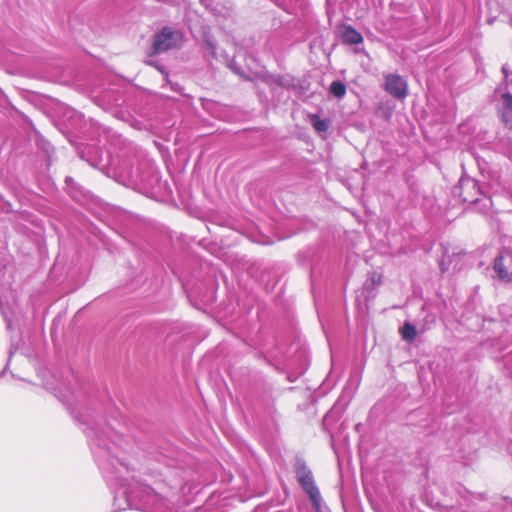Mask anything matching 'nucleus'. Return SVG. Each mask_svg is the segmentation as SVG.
<instances>
[{
	"instance_id": "obj_17",
	"label": "nucleus",
	"mask_w": 512,
	"mask_h": 512,
	"mask_svg": "<svg viewBox=\"0 0 512 512\" xmlns=\"http://www.w3.org/2000/svg\"><path fill=\"white\" fill-rule=\"evenodd\" d=\"M273 1L279 7L287 10L288 9V4L292 3L294 0H273Z\"/></svg>"
},
{
	"instance_id": "obj_4",
	"label": "nucleus",
	"mask_w": 512,
	"mask_h": 512,
	"mask_svg": "<svg viewBox=\"0 0 512 512\" xmlns=\"http://www.w3.org/2000/svg\"><path fill=\"white\" fill-rule=\"evenodd\" d=\"M128 176L134 183L143 186L145 189H153L160 182L157 168L148 160L141 161L136 169H131Z\"/></svg>"
},
{
	"instance_id": "obj_18",
	"label": "nucleus",
	"mask_w": 512,
	"mask_h": 512,
	"mask_svg": "<svg viewBox=\"0 0 512 512\" xmlns=\"http://www.w3.org/2000/svg\"><path fill=\"white\" fill-rule=\"evenodd\" d=\"M372 282H373L374 284H380V283H381V276L374 275V276L372 277Z\"/></svg>"
},
{
	"instance_id": "obj_9",
	"label": "nucleus",
	"mask_w": 512,
	"mask_h": 512,
	"mask_svg": "<svg viewBox=\"0 0 512 512\" xmlns=\"http://www.w3.org/2000/svg\"><path fill=\"white\" fill-rule=\"evenodd\" d=\"M385 90L396 99H404L408 93V85L402 76L389 74L385 77Z\"/></svg>"
},
{
	"instance_id": "obj_10",
	"label": "nucleus",
	"mask_w": 512,
	"mask_h": 512,
	"mask_svg": "<svg viewBox=\"0 0 512 512\" xmlns=\"http://www.w3.org/2000/svg\"><path fill=\"white\" fill-rule=\"evenodd\" d=\"M341 36L343 42L348 45H358L363 42V36L350 25L343 27Z\"/></svg>"
},
{
	"instance_id": "obj_1",
	"label": "nucleus",
	"mask_w": 512,
	"mask_h": 512,
	"mask_svg": "<svg viewBox=\"0 0 512 512\" xmlns=\"http://www.w3.org/2000/svg\"><path fill=\"white\" fill-rule=\"evenodd\" d=\"M95 461L108 485L114 489V502L120 509L165 510L167 501L150 486L129 479V468L118 455L121 437L110 427L92 423L85 431Z\"/></svg>"
},
{
	"instance_id": "obj_2",
	"label": "nucleus",
	"mask_w": 512,
	"mask_h": 512,
	"mask_svg": "<svg viewBox=\"0 0 512 512\" xmlns=\"http://www.w3.org/2000/svg\"><path fill=\"white\" fill-rule=\"evenodd\" d=\"M183 41L184 34L181 30L165 26L153 37L152 53L159 54L178 48L182 45Z\"/></svg>"
},
{
	"instance_id": "obj_19",
	"label": "nucleus",
	"mask_w": 512,
	"mask_h": 512,
	"mask_svg": "<svg viewBox=\"0 0 512 512\" xmlns=\"http://www.w3.org/2000/svg\"><path fill=\"white\" fill-rule=\"evenodd\" d=\"M440 270L442 273H444L447 270L446 265L443 261L440 263Z\"/></svg>"
},
{
	"instance_id": "obj_14",
	"label": "nucleus",
	"mask_w": 512,
	"mask_h": 512,
	"mask_svg": "<svg viewBox=\"0 0 512 512\" xmlns=\"http://www.w3.org/2000/svg\"><path fill=\"white\" fill-rule=\"evenodd\" d=\"M155 67L164 75V79L166 80V84L170 86L172 91L181 92V87L177 83H173L168 78V72L160 65H155Z\"/></svg>"
},
{
	"instance_id": "obj_15",
	"label": "nucleus",
	"mask_w": 512,
	"mask_h": 512,
	"mask_svg": "<svg viewBox=\"0 0 512 512\" xmlns=\"http://www.w3.org/2000/svg\"><path fill=\"white\" fill-rule=\"evenodd\" d=\"M488 185L490 186L491 189L498 191L500 184H499V176L496 172L489 174Z\"/></svg>"
},
{
	"instance_id": "obj_3",
	"label": "nucleus",
	"mask_w": 512,
	"mask_h": 512,
	"mask_svg": "<svg viewBox=\"0 0 512 512\" xmlns=\"http://www.w3.org/2000/svg\"><path fill=\"white\" fill-rule=\"evenodd\" d=\"M502 72L505 76V84L499 86L496 95L500 96L499 113L505 126L512 129V74H508L507 65H503Z\"/></svg>"
},
{
	"instance_id": "obj_7",
	"label": "nucleus",
	"mask_w": 512,
	"mask_h": 512,
	"mask_svg": "<svg viewBox=\"0 0 512 512\" xmlns=\"http://www.w3.org/2000/svg\"><path fill=\"white\" fill-rule=\"evenodd\" d=\"M55 390L57 397L72 410V413L75 415V417L81 420L83 424H88L86 419H82L85 418L86 415L80 411L78 412L77 410V407L82 405V391H74L68 384L65 383L61 384Z\"/></svg>"
},
{
	"instance_id": "obj_8",
	"label": "nucleus",
	"mask_w": 512,
	"mask_h": 512,
	"mask_svg": "<svg viewBox=\"0 0 512 512\" xmlns=\"http://www.w3.org/2000/svg\"><path fill=\"white\" fill-rule=\"evenodd\" d=\"M493 270L500 281L512 282V251H501L494 260Z\"/></svg>"
},
{
	"instance_id": "obj_13",
	"label": "nucleus",
	"mask_w": 512,
	"mask_h": 512,
	"mask_svg": "<svg viewBox=\"0 0 512 512\" xmlns=\"http://www.w3.org/2000/svg\"><path fill=\"white\" fill-rule=\"evenodd\" d=\"M312 122L315 130L319 132H325L329 129V122L325 119H321L315 116Z\"/></svg>"
},
{
	"instance_id": "obj_21",
	"label": "nucleus",
	"mask_w": 512,
	"mask_h": 512,
	"mask_svg": "<svg viewBox=\"0 0 512 512\" xmlns=\"http://www.w3.org/2000/svg\"><path fill=\"white\" fill-rule=\"evenodd\" d=\"M202 3H205V0H201Z\"/></svg>"
},
{
	"instance_id": "obj_6",
	"label": "nucleus",
	"mask_w": 512,
	"mask_h": 512,
	"mask_svg": "<svg viewBox=\"0 0 512 512\" xmlns=\"http://www.w3.org/2000/svg\"><path fill=\"white\" fill-rule=\"evenodd\" d=\"M454 195L460 197L463 202L469 204H477L480 202L481 197L484 196V191L479 182L469 176H462L458 185L453 190Z\"/></svg>"
},
{
	"instance_id": "obj_20",
	"label": "nucleus",
	"mask_w": 512,
	"mask_h": 512,
	"mask_svg": "<svg viewBox=\"0 0 512 512\" xmlns=\"http://www.w3.org/2000/svg\"><path fill=\"white\" fill-rule=\"evenodd\" d=\"M485 201L486 203L484 204V207H488L492 203L490 197H485Z\"/></svg>"
},
{
	"instance_id": "obj_12",
	"label": "nucleus",
	"mask_w": 512,
	"mask_h": 512,
	"mask_svg": "<svg viewBox=\"0 0 512 512\" xmlns=\"http://www.w3.org/2000/svg\"><path fill=\"white\" fill-rule=\"evenodd\" d=\"M401 336L403 340L412 342L417 336L416 327L410 322H405L401 328Z\"/></svg>"
},
{
	"instance_id": "obj_5",
	"label": "nucleus",
	"mask_w": 512,
	"mask_h": 512,
	"mask_svg": "<svg viewBox=\"0 0 512 512\" xmlns=\"http://www.w3.org/2000/svg\"><path fill=\"white\" fill-rule=\"evenodd\" d=\"M296 475L300 486L309 496L316 512H321L322 499L319 489L315 485L314 477L311 470L306 466L305 463L299 462L296 468Z\"/></svg>"
},
{
	"instance_id": "obj_16",
	"label": "nucleus",
	"mask_w": 512,
	"mask_h": 512,
	"mask_svg": "<svg viewBox=\"0 0 512 512\" xmlns=\"http://www.w3.org/2000/svg\"><path fill=\"white\" fill-rule=\"evenodd\" d=\"M205 45L210 53L214 56L216 54V43L211 39H207L205 41Z\"/></svg>"
},
{
	"instance_id": "obj_11",
	"label": "nucleus",
	"mask_w": 512,
	"mask_h": 512,
	"mask_svg": "<svg viewBox=\"0 0 512 512\" xmlns=\"http://www.w3.org/2000/svg\"><path fill=\"white\" fill-rule=\"evenodd\" d=\"M346 84L341 80H335L329 87V92L337 99H342L346 94Z\"/></svg>"
}]
</instances>
